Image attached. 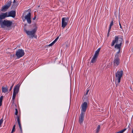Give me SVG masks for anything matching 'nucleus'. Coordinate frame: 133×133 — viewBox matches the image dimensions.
Returning <instances> with one entry per match:
<instances>
[{
    "mask_svg": "<svg viewBox=\"0 0 133 133\" xmlns=\"http://www.w3.org/2000/svg\"><path fill=\"white\" fill-rule=\"evenodd\" d=\"M8 17L7 12L5 13L1 12L0 14V23L2 22V19H5L6 18Z\"/></svg>",
    "mask_w": 133,
    "mask_h": 133,
    "instance_id": "8",
    "label": "nucleus"
},
{
    "mask_svg": "<svg viewBox=\"0 0 133 133\" xmlns=\"http://www.w3.org/2000/svg\"><path fill=\"white\" fill-rule=\"evenodd\" d=\"M121 49H118V52L116 53V55H118H118L120 52V51H121Z\"/></svg>",
    "mask_w": 133,
    "mask_h": 133,
    "instance_id": "30",
    "label": "nucleus"
},
{
    "mask_svg": "<svg viewBox=\"0 0 133 133\" xmlns=\"http://www.w3.org/2000/svg\"><path fill=\"white\" fill-rule=\"evenodd\" d=\"M16 126L15 124L14 125L13 127V128L12 129V131L11 132V133H12L14 132L15 131V127Z\"/></svg>",
    "mask_w": 133,
    "mask_h": 133,
    "instance_id": "24",
    "label": "nucleus"
},
{
    "mask_svg": "<svg viewBox=\"0 0 133 133\" xmlns=\"http://www.w3.org/2000/svg\"><path fill=\"white\" fill-rule=\"evenodd\" d=\"M131 132L133 133V129L132 130Z\"/></svg>",
    "mask_w": 133,
    "mask_h": 133,
    "instance_id": "37",
    "label": "nucleus"
},
{
    "mask_svg": "<svg viewBox=\"0 0 133 133\" xmlns=\"http://www.w3.org/2000/svg\"><path fill=\"white\" fill-rule=\"evenodd\" d=\"M69 20L68 17H63L62 18V27L64 28L67 24Z\"/></svg>",
    "mask_w": 133,
    "mask_h": 133,
    "instance_id": "5",
    "label": "nucleus"
},
{
    "mask_svg": "<svg viewBox=\"0 0 133 133\" xmlns=\"http://www.w3.org/2000/svg\"><path fill=\"white\" fill-rule=\"evenodd\" d=\"M16 111L15 113V115H17L16 117L17 118V121L18 122V124L19 125V128L20 129V130L21 131L22 130V128L21 126V124L20 123V119L19 118V116L17 115V114L18 112L17 110L16 109H15Z\"/></svg>",
    "mask_w": 133,
    "mask_h": 133,
    "instance_id": "11",
    "label": "nucleus"
},
{
    "mask_svg": "<svg viewBox=\"0 0 133 133\" xmlns=\"http://www.w3.org/2000/svg\"><path fill=\"white\" fill-rule=\"evenodd\" d=\"M119 60V59L118 57V55H116L113 61L114 66H117L119 65L120 63Z\"/></svg>",
    "mask_w": 133,
    "mask_h": 133,
    "instance_id": "6",
    "label": "nucleus"
},
{
    "mask_svg": "<svg viewBox=\"0 0 133 133\" xmlns=\"http://www.w3.org/2000/svg\"><path fill=\"white\" fill-rule=\"evenodd\" d=\"M54 43H55L53 42L49 44L48 46H51Z\"/></svg>",
    "mask_w": 133,
    "mask_h": 133,
    "instance_id": "27",
    "label": "nucleus"
},
{
    "mask_svg": "<svg viewBox=\"0 0 133 133\" xmlns=\"http://www.w3.org/2000/svg\"><path fill=\"white\" fill-rule=\"evenodd\" d=\"M2 28H4L5 26H8V21L5 20L2 21V22L0 23Z\"/></svg>",
    "mask_w": 133,
    "mask_h": 133,
    "instance_id": "12",
    "label": "nucleus"
},
{
    "mask_svg": "<svg viewBox=\"0 0 133 133\" xmlns=\"http://www.w3.org/2000/svg\"><path fill=\"white\" fill-rule=\"evenodd\" d=\"M85 113L84 112H81V114L80 115L79 121L80 124H81L84 120V118L85 116Z\"/></svg>",
    "mask_w": 133,
    "mask_h": 133,
    "instance_id": "10",
    "label": "nucleus"
},
{
    "mask_svg": "<svg viewBox=\"0 0 133 133\" xmlns=\"http://www.w3.org/2000/svg\"><path fill=\"white\" fill-rule=\"evenodd\" d=\"M100 125H99L98 126L97 128L96 129V133H98V132L99 131V130L100 129Z\"/></svg>",
    "mask_w": 133,
    "mask_h": 133,
    "instance_id": "22",
    "label": "nucleus"
},
{
    "mask_svg": "<svg viewBox=\"0 0 133 133\" xmlns=\"http://www.w3.org/2000/svg\"><path fill=\"white\" fill-rule=\"evenodd\" d=\"M8 9V3H7L6 5L3 6L1 10L2 12H4L6 11Z\"/></svg>",
    "mask_w": 133,
    "mask_h": 133,
    "instance_id": "14",
    "label": "nucleus"
},
{
    "mask_svg": "<svg viewBox=\"0 0 133 133\" xmlns=\"http://www.w3.org/2000/svg\"><path fill=\"white\" fill-rule=\"evenodd\" d=\"M123 40V38L122 36H116L115 37L114 39L112 41L111 46H113L114 45L115 43L119 44L120 43H122Z\"/></svg>",
    "mask_w": 133,
    "mask_h": 133,
    "instance_id": "2",
    "label": "nucleus"
},
{
    "mask_svg": "<svg viewBox=\"0 0 133 133\" xmlns=\"http://www.w3.org/2000/svg\"><path fill=\"white\" fill-rule=\"evenodd\" d=\"M25 19L27 21V23L29 24H30L31 23V14L29 12L24 17Z\"/></svg>",
    "mask_w": 133,
    "mask_h": 133,
    "instance_id": "9",
    "label": "nucleus"
},
{
    "mask_svg": "<svg viewBox=\"0 0 133 133\" xmlns=\"http://www.w3.org/2000/svg\"><path fill=\"white\" fill-rule=\"evenodd\" d=\"M97 58V57L94 56L93 57L91 60V63H95L96 61Z\"/></svg>",
    "mask_w": 133,
    "mask_h": 133,
    "instance_id": "19",
    "label": "nucleus"
},
{
    "mask_svg": "<svg viewBox=\"0 0 133 133\" xmlns=\"http://www.w3.org/2000/svg\"><path fill=\"white\" fill-rule=\"evenodd\" d=\"M113 21H112L110 23V24L109 27L108 32V34L109 33V32H110V30L111 29V27L113 25Z\"/></svg>",
    "mask_w": 133,
    "mask_h": 133,
    "instance_id": "20",
    "label": "nucleus"
},
{
    "mask_svg": "<svg viewBox=\"0 0 133 133\" xmlns=\"http://www.w3.org/2000/svg\"><path fill=\"white\" fill-rule=\"evenodd\" d=\"M16 0H14V1H15Z\"/></svg>",
    "mask_w": 133,
    "mask_h": 133,
    "instance_id": "38",
    "label": "nucleus"
},
{
    "mask_svg": "<svg viewBox=\"0 0 133 133\" xmlns=\"http://www.w3.org/2000/svg\"><path fill=\"white\" fill-rule=\"evenodd\" d=\"M16 13L15 10L11 11L9 12V17L14 18L16 16Z\"/></svg>",
    "mask_w": 133,
    "mask_h": 133,
    "instance_id": "13",
    "label": "nucleus"
},
{
    "mask_svg": "<svg viewBox=\"0 0 133 133\" xmlns=\"http://www.w3.org/2000/svg\"><path fill=\"white\" fill-rule=\"evenodd\" d=\"M3 99V96H2L0 98V102L2 103V102Z\"/></svg>",
    "mask_w": 133,
    "mask_h": 133,
    "instance_id": "26",
    "label": "nucleus"
},
{
    "mask_svg": "<svg viewBox=\"0 0 133 133\" xmlns=\"http://www.w3.org/2000/svg\"><path fill=\"white\" fill-rule=\"evenodd\" d=\"M2 103L0 102V107L2 105Z\"/></svg>",
    "mask_w": 133,
    "mask_h": 133,
    "instance_id": "36",
    "label": "nucleus"
},
{
    "mask_svg": "<svg viewBox=\"0 0 133 133\" xmlns=\"http://www.w3.org/2000/svg\"><path fill=\"white\" fill-rule=\"evenodd\" d=\"M15 2H16L15 1H14H14H13V3H15Z\"/></svg>",
    "mask_w": 133,
    "mask_h": 133,
    "instance_id": "35",
    "label": "nucleus"
},
{
    "mask_svg": "<svg viewBox=\"0 0 133 133\" xmlns=\"http://www.w3.org/2000/svg\"><path fill=\"white\" fill-rule=\"evenodd\" d=\"M16 94H16L15 93L13 92L12 96V99L13 100H14L15 99Z\"/></svg>",
    "mask_w": 133,
    "mask_h": 133,
    "instance_id": "23",
    "label": "nucleus"
},
{
    "mask_svg": "<svg viewBox=\"0 0 133 133\" xmlns=\"http://www.w3.org/2000/svg\"><path fill=\"white\" fill-rule=\"evenodd\" d=\"M126 129H127L126 128H125L123 130L116 132V133H123L126 130Z\"/></svg>",
    "mask_w": 133,
    "mask_h": 133,
    "instance_id": "21",
    "label": "nucleus"
},
{
    "mask_svg": "<svg viewBox=\"0 0 133 133\" xmlns=\"http://www.w3.org/2000/svg\"><path fill=\"white\" fill-rule=\"evenodd\" d=\"M19 87L20 85L19 84H17L14 89L13 92L17 94L18 93L19 91Z\"/></svg>",
    "mask_w": 133,
    "mask_h": 133,
    "instance_id": "15",
    "label": "nucleus"
},
{
    "mask_svg": "<svg viewBox=\"0 0 133 133\" xmlns=\"http://www.w3.org/2000/svg\"><path fill=\"white\" fill-rule=\"evenodd\" d=\"M3 122V119H1L0 120V127H1V125L2 123Z\"/></svg>",
    "mask_w": 133,
    "mask_h": 133,
    "instance_id": "29",
    "label": "nucleus"
},
{
    "mask_svg": "<svg viewBox=\"0 0 133 133\" xmlns=\"http://www.w3.org/2000/svg\"><path fill=\"white\" fill-rule=\"evenodd\" d=\"M88 107L87 103L86 102H84L82 103L81 106V112H85L86 111Z\"/></svg>",
    "mask_w": 133,
    "mask_h": 133,
    "instance_id": "7",
    "label": "nucleus"
},
{
    "mask_svg": "<svg viewBox=\"0 0 133 133\" xmlns=\"http://www.w3.org/2000/svg\"><path fill=\"white\" fill-rule=\"evenodd\" d=\"M59 38V37H57L53 41L55 43L57 41Z\"/></svg>",
    "mask_w": 133,
    "mask_h": 133,
    "instance_id": "28",
    "label": "nucleus"
},
{
    "mask_svg": "<svg viewBox=\"0 0 133 133\" xmlns=\"http://www.w3.org/2000/svg\"><path fill=\"white\" fill-rule=\"evenodd\" d=\"M36 16H35L33 18V20H35L36 19Z\"/></svg>",
    "mask_w": 133,
    "mask_h": 133,
    "instance_id": "33",
    "label": "nucleus"
},
{
    "mask_svg": "<svg viewBox=\"0 0 133 133\" xmlns=\"http://www.w3.org/2000/svg\"><path fill=\"white\" fill-rule=\"evenodd\" d=\"M24 54V50L22 49H19L16 51L15 55L17 58H19L23 57Z\"/></svg>",
    "mask_w": 133,
    "mask_h": 133,
    "instance_id": "4",
    "label": "nucleus"
},
{
    "mask_svg": "<svg viewBox=\"0 0 133 133\" xmlns=\"http://www.w3.org/2000/svg\"><path fill=\"white\" fill-rule=\"evenodd\" d=\"M13 21H9V28L10 26L12 24Z\"/></svg>",
    "mask_w": 133,
    "mask_h": 133,
    "instance_id": "25",
    "label": "nucleus"
},
{
    "mask_svg": "<svg viewBox=\"0 0 133 133\" xmlns=\"http://www.w3.org/2000/svg\"><path fill=\"white\" fill-rule=\"evenodd\" d=\"M123 72L122 70H118L115 73V84L116 86L119 85L121 78L122 76Z\"/></svg>",
    "mask_w": 133,
    "mask_h": 133,
    "instance_id": "1",
    "label": "nucleus"
},
{
    "mask_svg": "<svg viewBox=\"0 0 133 133\" xmlns=\"http://www.w3.org/2000/svg\"><path fill=\"white\" fill-rule=\"evenodd\" d=\"M11 1H9V7L11 5Z\"/></svg>",
    "mask_w": 133,
    "mask_h": 133,
    "instance_id": "32",
    "label": "nucleus"
},
{
    "mask_svg": "<svg viewBox=\"0 0 133 133\" xmlns=\"http://www.w3.org/2000/svg\"><path fill=\"white\" fill-rule=\"evenodd\" d=\"M122 43H120L119 44H116L115 46V48L118 49H121V47L122 46Z\"/></svg>",
    "mask_w": 133,
    "mask_h": 133,
    "instance_id": "16",
    "label": "nucleus"
},
{
    "mask_svg": "<svg viewBox=\"0 0 133 133\" xmlns=\"http://www.w3.org/2000/svg\"><path fill=\"white\" fill-rule=\"evenodd\" d=\"M100 48H99L97 49V50L95 52V53L94 55V56H95L97 57L99 54V52L100 51Z\"/></svg>",
    "mask_w": 133,
    "mask_h": 133,
    "instance_id": "17",
    "label": "nucleus"
},
{
    "mask_svg": "<svg viewBox=\"0 0 133 133\" xmlns=\"http://www.w3.org/2000/svg\"><path fill=\"white\" fill-rule=\"evenodd\" d=\"M119 25H120V28L121 29H122V27L121 25V24H120V23H119Z\"/></svg>",
    "mask_w": 133,
    "mask_h": 133,
    "instance_id": "34",
    "label": "nucleus"
},
{
    "mask_svg": "<svg viewBox=\"0 0 133 133\" xmlns=\"http://www.w3.org/2000/svg\"><path fill=\"white\" fill-rule=\"evenodd\" d=\"M8 91V88L7 86L4 87H3L2 88V91L3 92L5 93Z\"/></svg>",
    "mask_w": 133,
    "mask_h": 133,
    "instance_id": "18",
    "label": "nucleus"
},
{
    "mask_svg": "<svg viewBox=\"0 0 133 133\" xmlns=\"http://www.w3.org/2000/svg\"><path fill=\"white\" fill-rule=\"evenodd\" d=\"M24 30L27 35L30 36V37L33 38L34 37L35 33L37 30V28H35L31 31L28 30Z\"/></svg>",
    "mask_w": 133,
    "mask_h": 133,
    "instance_id": "3",
    "label": "nucleus"
},
{
    "mask_svg": "<svg viewBox=\"0 0 133 133\" xmlns=\"http://www.w3.org/2000/svg\"><path fill=\"white\" fill-rule=\"evenodd\" d=\"M89 89H88L87 90V92L86 93L85 95H87L88 94V92L89 91Z\"/></svg>",
    "mask_w": 133,
    "mask_h": 133,
    "instance_id": "31",
    "label": "nucleus"
}]
</instances>
